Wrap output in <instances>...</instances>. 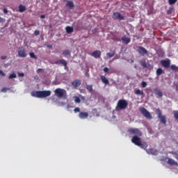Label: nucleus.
<instances>
[{
    "mask_svg": "<svg viewBox=\"0 0 178 178\" xmlns=\"http://www.w3.org/2000/svg\"><path fill=\"white\" fill-rule=\"evenodd\" d=\"M51 94V90H38L31 92V96L35 98H47V97H49Z\"/></svg>",
    "mask_w": 178,
    "mask_h": 178,
    "instance_id": "1",
    "label": "nucleus"
},
{
    "mask_svg": "<svg viewBox=\"0 0 178 178\" xmlns=\"http://www.w3.org/2000/svg\"><path fill=\"white\" fill-rule=\"evenodd\" d=\"M129 103L126 99H120L117 104V106L115 108L116 111H122L123 109H126Z\"/></svg>",
    "mask_w": 178,
    "mask_h": 178,
    "instance_id": "2",
    "label": "nucleus"
},
{
    "mask_svg": "<svg viewBox=\"0 0 178 178\" xmlns=\"http://www.w3.org/2000/svg\"><path fill=\"white\" fill-rule=\"evenodd\" d=\"M54 94L58 97V98H66L67 92L65 89L56 88L54 90Z\"/></svg>",
    "mask_w": 178,
    "mask_h": 178,
    "instance_id": "3",
    "label": "nucleus"
},
{
    "mask_svg": "<svg viewBox=\"0 0 178 178\" xmlns=\"http://www.w3.org/2000/svg\"><path fill=\"white\" fill-rule=\"evenodd\" d=\"M156 114L158 115V118L160 119L161 122L163 124H166V117L165 115H162V112L159 108L156 109Z\"/></svg>",
    "mask_w": 178,
    "mask_h": 178,
    "instance_id": "4",
    "label": "nucleus"
},
{
    "mask_svg": "<svg viewBox=\"0 0 178 178\" xmlns=\"http://www.w3.org/2000/svg\"><path fill=\"white\" fill-rule=\"evenodd\" d=\"M140 113L145 116V118H147V119H152V116L151 115V113L147 111L145 108L142 107L140 108Z\"/></svg>",
    "mask_w": 178,
    "mask_h": 178,
    "instance_id": "5",
    "label": "nucleus"
},
{
    "mask_svg": "<svg viewBox=\"0 0 178 178\" xmlns=\"http://www.w3.org/2000/svg\"><path fill=\"white\" fill-rule=\"evenodd\" d=\"M129 133L131 134H135L136 136H142L141 131H140V129L137 128H131L128 130Z\"/></svg>",
    "mask_w": 178,
    "mask_h": 178,
    "instance_id": "6",
    "label": "nucleus"
},
{
    "mask_svg": "<svg viewBox=\"0 0 178 178\" xmlns=\"http://www.w3.org/2000/svg\"><path fill=\"white\" fill-rule=\"evenodd\" d=\"M18 56H19V58H26V56H27L26 49L24 48L21 47L18 49Z\"/></svg>",
    "mask_w": 178,
    "mask_h": 178,
    "instance_id": "7",
    "label": "nucleus"
},
{
    "mask_svg": "<svg viewBox=\"0 0 178 178\" xmlns=\"http://www.w3.org/2000/svg\"><path fill=\"white\" fill-rule=\"evenodd\" d=\"M131 142L135 144V145H141V138L137 137V136H134L131 139Z\"/></svg>",
    "mask_w": 178,
    "mask_h": 178,
    "instance_id": "8",
    "label": "nucleus"
},
{
    "mask_svg": "<svg viewBox=\"0 0 178 178\" xmlns=\"http://www.w3.org/2000/svg\"><path fill=\"white\" fill-rule=\"evenodd\" d=\"M113 18H114L115 20H124V17L119 13H114Z\"/></svg>",
    "mask_w": 178,
    "mask_h": 178,
    "instance_id": "9",
    "label": "nucleus"
},
{
    "mask_svg": "<svg viewBox=\"0 0 178 178\" xmlns=\"http://www.w3.org/2000/svg\"><path fill=\"white\" fill-rule=\"evenodd\" d=\"M137 51L140 55H142V56H144V55H147V54H148L147 49L143 47H138Z\"/></svg>",
    "mask_w": 178,
    "mask_h": 178,
    "instance_id": "10",
    "label": "nucleus"
},
{
    "mask_svg": "<svg viewBox=\"0 0 178 178\" xmlns=\"http://www.w3.org/2000/svg\"><path fill=\"white\" fill-rule=\"evenodd\" d=\"M161 63L163 67H165V69H168L170 66V60H162L161 61Z\"/></svg>",
    "mask_w": 178,
    "mask_h": 178,
    "instance_id": "11",
    "label": "nucleus"
},
{
    "mask_svg": "<svg viewBox=\"0 0 178 178\" xmlns=\"http://www.w3.org/2000/svg\"><path fill=\"white\" fill-rule=\"evenodd\" d=\"M91 56H93V58H95L96 59L98 58H101V51L96 50L91 54Z\"/></svg>",
    "mask_w": 178,
    "mask_h": 178,
    "instance_id": "12",
    "label": "nucleus"
},
{
    "mask_svg": "<svg viewBox=\"0 0 178 178\" xmlns=\"http://www.w3.org/2000/svg\"><path fill=\"white\" fill-rule=\"evenodd\" d=\"M56 65H63V66H65V67H66V66H67V62H66V60H65L64 59H61V60H58L57 61L55 62Z\"/></svg>",
    "mask_w": 178,
    "mask_h": 178,
    "instance_id": "13",
    "label": "nucleus"
},
{
    "mask_svg": "<svg viewBox=\"0 0 178 178\" xmlns=\"http://www.w3.org/2000/svg\"><path fill=\"white\" fill-rule=\"evenodd\" d=\"M80 84H81V81L79 79H76L72 83V86L74 88H78V87H80Z\"/></svg>",
    "mask_w": 178,
    "mask_h": 178,
    "instance_id": "14",
    "label": "nucleus"
},
{
    "mask_svg": "<svg viewBox=\"0 0 178 178\" xmlns=\"http://www.w3.org/2000/svg\"><path fill=\"white\" fill-rule=\"evenodd\" d=\"M168 165H171V166H178L177 162L172 159H168Z\"/></svg>",
    "mask_w": 178,
    "mask_h": 178,
    "instance_id": "15",
    "label": "nucleus"
},
{
    "mask_svg": "<svg viewBox=\"0 0 178 178\" xmlns=\"http://www.w3.org/2000/svg\"><path fill=\"white\" fill-rule=\"evenodd\" d=\"M80 119H87L88 118V113L81 112L79 113Z\"/></svg>",
    "mask_w": 178,
    "mask_h": 178,
    "instance_id": "16",
    "label": "nucleus"
},
{
    "mask_svg": "<svg viewBox=\"0 0 178 178\" xmlns=\"http://www.w3.org/2000/svg\"><path fill=\"white\" fill-rule=\"evenodd\" d=\"M131 40L130 39V38L129 37H126V36H124L122 38V41L123 42V44H129V42H130Z\"/></svg>",
    "mask_w": 178,
    "mask_h": 178,
    "instance_id": "17",
    "label": "nucleus"
},
{
    "mask_svg": "<svg viewBox=\"0 0 178 178\" xmlns=\"http://www.w3.org/2000/svg\"><path fill=\"white\" fill-rule=\"evenodd\" d=\"M146 152L147 154H149V155H156L158 154V152L154 151L152 149H149L148 150H146Z\"/></svg>",
    "mask_w": 178,
    "mask_h": 178,
    "instance_id": "18",
    "label": "nucleus"
},
{
    "mask_svg": "<svg viewBox=\"0 0 178 178\" xmlns=\"http://www.w3.org/2000/svg\"><path fill=\"white\" fill-rule=\"evenodd\" d=\"M154 92L156 94V95H158V97H163V93H162V92H161L160 90H158V89L155 88L154 90Z\"/></svg>",
    "mask_w": 178,
    "mask_h": 178,
    "instance_id": "19",
    "label": "nucleus"
},
{
    "mask_svg": "<svg viewBox=\"0 0 178 178\" xmlns=\"http://www.w3.org/2000/svg\"><path fill=\"white\" fill-rule=\"evenodd\" d=\"M134 92L136 95H144V92L140 89H135Z\"/></svg>",
    "mask_w": 178,
    "mask_h": 178,
    "instance_id": "20",
    "label": "nucleus"
},
{
    "mask_svg": "<svg viewBox=\"0 0 178 178\" xmlns=\"http://www.w3.org/2000/svg\"><path fill=\"white\" fill-rule=\"evenodd\" d=\"M101 80L104 84H109V81L106 77H105V76H101Z\"/></svg>",
    "mask_w": 178,
    "mask_h": 178,
    "instance_id": "21",
    "label": "nucleus"
},
{
    "mask_svg": "<svg viewBox=\"0 0 178 178\" xmlns=\"http://www.w3.org/2000/svg\"><path fill=\"white\" fill-rule=\"evenodd\" d=\"M63 55H64V56H65L66 58H70V51L64 50L63 51Z\"/></svg>",
    "mask_w": 178,
    "mask_h": 178,
    "instance_id": "22",
    "label": "nucleus"
},
{
    "mask_svg": "<svg viewBox=\"0 0 178 178\" xmlns=\"http://www.w3.org/2000/svg\"><path fill=\"white\" fill-rule=\"evenodd\" d=\"M65 30L67 34H71V33H73V27L72 26H67Z\"/></svg>",
    "mask_w": 178,
    "mask_h": 178,
    "instance_id": "23",
    "label": "nucleus"
},
{
    "mask_svg": "<svg viewBox=\"0 0 178 178\" xmlns=\"http://www.w3.org/2000/svg\"><path fill=\"white\" fill-rule=\"evenodd\" d=\"M139 147H140V148H143V149H145L147 148V147H148V145L147 144V143L141 142Z\"/></svg>",
    "mask_w": 178,
    "mask_h": 178,
    "instance_id": "24",
    "label": "nucleus"
},
{
    "mask_svg": "<svg viewBox=\"0 0 178 178\" xmlns=\"http://www.w3.org/2000/svg\"><path fill=\"white\" fill-rule=\"evenodd\" d=\"M24 10H26V6H24L23 5H19V12L22 13V12H24Z\"/></svg>",
    "mask_w": 178,
    "mask_h": 178,
    "instance_id": "25",
    "label": "nucleus"
},
{
    "mask_svg": "<svg viewBox=\"0 0 178 178\" xmlns=\"http://www.w3.org/2000/svg\"><path fill=\"white\" fill-rule=\"evenodd\" d=\"M106 56H108L106 59H109V58H113V56H115V51H112L111 53H106Z\"/></svg>",
    "mask_w": 178,
    "mask_h": 178,
    "instance_id": "26",
    "label": "nucleus"
},
{
    "mask_svg": "<svg viewBox=\"0 0 178 178\" xmlns=\"http://www.w3.org/2000/svg\"><path fill=\"white\" fill-rule=\"evenodd\" d=\"M163 73V70H162L161 68H158L156 70L157 76H161V74H162Z\"/></svg>",
    "mask_w": 178,
    "mask_h": 178,
    "instance_id": "27",
    "label": "nucleus"
},
{
    "mask_svg": "<svg viewBox=\"0 0 178 178\" xmlns=\"http://www.w3.org/2000/svg\"><path fill=\"white\" fill-rule=\"evenodd\" d=\"M67 6H68V8H74V4L72 1H67Z\"/></svg>",
    "mask_w": 178,
    "mask_h": 178,
    "instance_id": "28",
    "label": "nucleus"
},
{
    "mask_svg": "<svg viewBox=\"0 0 178 178\" xmlns=\"http://www.w3.org/2000/svg\"><path fill=\"white\" fill-rule=\"evenodd\" d=\"M170 68L172 69V70L173 72H177V70H178V67L176 66V65H172L170 66Z\"/></svg>",
    "mask_w": 178,
    "mask_h": 178,
    "instance_id": "29",
    "label": "nucleus"
},
{
    "mask_svg": "<svg viewBox=\"0 0 178 178\" xmlns=\"http://www.w3.org/2000/svg\"><path fill=\"white\" fill-rule=\"evenodd\" d=\"M140 65H141V66H143V67H147V63H145V60H140Z\"/></svg>",
    "mask_w": 178,
    "mask_h": 178,
    "instance_id": "30",
    "label": "nucleus"
},
{
    "mask_svg": "<svg viewBox=\"0 0 178 178\" xmlns=\"http://www.w3.org/2000/svg\"><path fill=\"white\" fill-rule=\"evenodd\" d=\"M177 0H168V3L170 5H174V3H177Z\"/></svg>",
    "mask_w": 178,
    "mask_h": 178,
    "instance_id": "31",
    "label": "nucleus"
},
{
    "mask_svg": "<svg viewBox=\"0 0 178 178\" xmlns=\"http://www.w3.org/2000/svg\"><path fill=\"white\" fill-rule=\"evenodd\" d=\"M8 79H16V74L13 73L11 74H10V76H8Z\"/></svg>",
    "mask_w": 178,
    "mask_h": 178,
    "instance_id": "32",
    "label": "nucleus"
},
{
    "mask_svg": "<svg viewBox=\"0 0 178 178\" xmlns=\"http://www.w3.org/2000/svg\"><path fill=\"white\" fill-rule=\"evenodd\" d=\"M173 113H174V118H175V119H178V111H175L173 112Z\"/></svg>",
    "mask_w": 178,
    "mask_h": 178,
    "instance_id": "33",
    "label": "nucleus"
},
{
    "mask_svg": "<svg viewBox=\"0 0 178 178\" xmlns=\"http://www.w3.org/2000/svg\"><path fill=\"white\" fill-rule=\"evenodd\" d=\"M74 98H75V99H74L75 102L76 104H80V101H81L80 98L79 97H75Z\"/></svg>",
    "mask_w": 178,
    "mask_h": 178,
    "instance_id": "34",
    "label": "nucleus"
},
{
    "mask_svg": "<svg viewBox=\"0 0 178 178\" xmlns=\"http://www.w3.org/2000/svg\"><path fill=\"white\" fill-rule=\"evenodd\" d=\"M29 55L31 58H33L34 59H37V56H35V54H34V53L31 52L29 54Z\"/></svg>",
    "mask_w": 178,
    "mask_h": 178,
    "instance_id": "35",
    "label": "nucleus"
},
{
    "mask_svg": "<svg viewBox=\"0 0 178 178\" xmlns=\"http://www.w3.org/2000/svg\"><path fill=\"white\" fill-rule=\"evenodd\" d=\"M141 84H142L143 88H145V87H147V82L145 81H142Z\"/></svg>",
    "mask_w": 178,
    "mask_h": 178,
    "instance_id": "36",
    "label": "nucleus"
},
{
    "mask_svg": "<svg viewBox=\"0 0 178 178\" xmlns=\"http://www.w3.org/2000/svg\"><path fill=\"white\" fill-rule=\"evenodd\" d=\"M170 154H172V155H174L175 158H176V159H178V154L176 152H170Z\"/></svg>",
    "mask_w": 178,
    "mask_h": 178,
    "instance_id": "37",
    "label": "nucleus"
},
{
    "mask_svg": "<svg viewBox=\"0 0 178 178\" xmlns=\"http://www.w3.org/2000/svg\"><path fill=\"white\" fill-rule=\"evenodd\" d=\"M87 90H88L89 91H91L92 90V86L91 85H88L86 87Z\"/></svg>",
    "mask_w": 178,
    "mask_h": 178,
    "instance_id": "38",
    "label": "nucleus"
},
{
    "mask_svg": "<svg viewBox=\"0 0 178 178\" xmlns=\"http://www.w3.org/2000/svg\"><path fill=\"white\" fill-rule=\"evenodd\" d=\"M9 90V88H3L1 91V92H6V91Z\"/></svg>",
    "mask_w": 178,
    "mask_h": 178,
    "instance_id": "39",
    "label": "nucleus"
},
{
    "mask_svg": "<svg viewBox=\"0 0 178 178\" xmlns=\"http://www.w3.org/2000/svg\"><path fill=\"white\" fill-rule=\"evenodd\" d=\"M103 70L105 73H108V72H109V68H108V67H106L104 68Z\"/></svg>",
    "mask_w": 178,
    "mask_h": 178,
    "instance_id": "40",
    "label": "nucleus"
},
{
    "mask_svg": "<svg viewBox=\"0 0 178 178\" xmlns=\"http://www.w3.org/2000/svg\"><path fill=\"white\" fill-rule=\"evenodd\" d=\"M18 76H19V77H24V73H23V72H22V73L19 72V73H18Z\"/></svg>",
    "mask_w": 178,
    "mask_h": 178,
    "instance_id": "41",
    "label": "nucleus"
},
{
    "mask_svg": "<svg viewBox=\"0 0 178 178\" xmlns=\"http://www.w3.org/2000/svg\"><path fill=\"white\" fill-rule=\"evenodd\" d=\"M79 111H80V108H79V107L75 108L74 110V112H75V113L77 112H79Z\"/></svg>",
    "mask_w": 178,
    "mask_h": 178,
    "instance_id": "42",
    "label": "nucleus"
},
{
    "mask_svg": "<svg viewBox=\"0 0 178 178\" xmlns=\"http://www.w3.org/2000/svg\"><path fill=\"white\" fill-rule=\"evenodd\" d=\"M34 34L35 35H40V31L38 30L35 31Z\"/></svg>",
    "mask_w": 178,
    "mask_h": 178,
    "instance_id": "43",
    "label": "nucleus"
},
{
    "mask_svg": "<svg viewBox=\"0 0 178 178\" xmlns=\"http://www.w3.org/2000/svg\"><path fill=\"white\" fill-rule=\"evenodd\" d=\"M0 76H2V77H3L6 76V74L2 70H0Z\"/></svg>",
    "mask_w": 178,
    "mask_h": 178,
    "instance_id": "44",
    "label": "nucleus"
},
{
    "mask_svg": "<svg viewBox=\"0 0 178 178\" xmlns=\"http://www.w3.org/2000/svg\"><path fill=\"white\" fill-rule=\"evenodd\" d=\"M3 13H5V14L8 13V9L3 8Z\"/></svg>",
    "mask_w": 178,
    "mask_h": 178,
    "instance_id": "45",
    "label": "nucleus"
},
{
    "mask_svg": "<svg viewBox=\"0 0 178 178\" xmlns=\"http://www.w3.org/2000/svg\"><path fill=\"white\" fill-rule=\"evenodd\" d=\"M40 19H45V15H40Z\"/></svg>",
    "mask_w": 178,
    "mask_h": 178,
    "instance_id": "46",
    "label": "nucleus"
},
{
    "mask_svg": "<svg viewBox=\"0 0 178 178\" xmlns=\"http://www.w3.org/2000/svg\"><path fill=\"white\" fill-rule=\"evenodd\" d=\"M3 22V18L0 17V23H2Z\"/></svg>",
    "mask_w": 178,
    "mask_h": 178,
    "instance_id": "47",
    "label": "nucleus"
},
{
    "mask_svg": "<svg viewBox=\"0 0 178 178\" xmlns=\"http://www.w3.org/2000/svg\"><path fill=\"white\" fill-rule=\"evenodd\" d=\"M1 59H6V56H1Z\"/></svg>",
    "mask_w": 178,
    "mask_h": 178,
    "instance_id": "48",
    "label": "nucleus"
},
{
    "mask_svg": "<svg viewBox=\"0 0 178 178\" xmlns=\"http://www.w3.org/2000/svg\"><path fill=\"white\" fill-rule=\"evenodd\" d=\"M41 70H42V69H38V71H37L38 73H40V72H41Z\"/></svg>",
    "mask_w": 178,
    "mask_h": 178,
    "instance_id": "49",
    "label": "nucleus"
},
{
    "mask_svg": "<svg viewBox=\"0 0 178 178\" xmlns=\"http://www.w3.org/2000/svg\"><path fill=\"white\" fill-rule=\"evenodd\" d=\"M134 67H135V69H137V65H135Z\"/></svg>",
    "mask_w": 178,
    "mask_h": 178,
    "instance_id": "50",
    "label": "nucleus"
},
{
    "mask_svg": "<svg viewBox=\"0 0 178 178\" xmlns=\"http://www.w3.org/2000/svg\"><path fill=\"white\" fill-rule=\"evenodd\" d=\"M56 84H59V83H56Z\"/></svg>",
    "mask_w": 178,
    "mask_h": 178,
    "instance_id": "51",
    "label": "nucleus"
}]
</instances>
